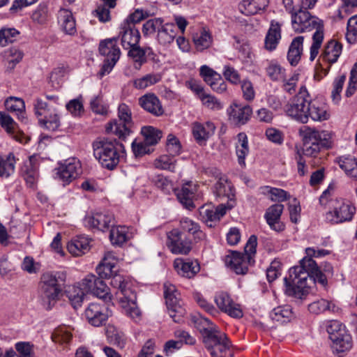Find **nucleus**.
Masks as SVG:
<instances>
[{
  "label": "nucleus",
  "instance_id": "a878e982",
  "mask_svg": "<svg viewBox=\"0 0 357 357\" xmlns=\"http://www.w3.org/2000/svg\"><path fill=\"white\" fill-rule=\"evenodd\" d=\"M174 267L180 275L188 278L194 277L200 270L197 261L184 260L181 258L174 260Z\"/></svg>",
  "mask_w": 357,
  "mask_h": 357
},
{
  "label": "nucleus",
  "instance_id": "4468645a",
  "mask_svg": "<svg viewBox=\"0 0 357 357\" xmlns=\"http://www.w3.org/2000/svg\"><path fill=\"white\" fill-rule=\"evenodd\" d=\"M167 245L170 251L176 255H187L191 250V241L178 229L167 234Z\"/></svg>",
  "mask_w": 357,
  "mask_h": 357
},
{
  "label": "nucleus",
  "instance_id": "4be33fe9",
  "mask_svg": "<svg viewBox=\"0 0 357 357\" xmlns=\"http://www.w3.org/2000/svg\"><path fill=\"white\" fill-rule=\"evenodd\" d=\"M231 206H227L220 204L217 207L203 206L200 208L199 213L202 220L206 222L209 227H212V222L219 221L223 217L228 209L231 208Z\"/></svg>",
  "mask_w": 357,
  "mask_h": 357
},
{
  "label": "nucleus",
  "instance_id": "a19ab883",
  "mask_svg": "<svg viewBox=\"0 0 357 357\" xmlns=\"http://www.w3.org/2000/svg\"><path fill=\"white\" fill-rule=\"evenodd\" d=\"M192 42L197 51L203 52L212 45L213 37L208 31L202 29L193 34Z\"/></svg>",
  "mask_w": 357,
  "mask_h": 357
},
{
  "label": "nucleus",
  "instance_id": "de8ad7c7",
  "mask_svg": "<svg viewBox=\"0 0 357 357\" xmlns=\"http://www.w3.org/2000/svg\"><path fill=\"white\" fill-rule=\"evenodd\" d=\"M266 72L268 77L274 82H279L284 79L286 74L285 69L275 60L268 61Z\"/></svg>",
  "mask_w": 357,
  "mask_h": 357
},
{
  "label": "nucleus",
  "instance_id": "5701e85b",
  "mask_svg": "<svg viewBox=\"0 0 357 357\" xmlns=\"http://www.w3.org/2000/svg\"><path fill=\"white\" fill-rule=\"evenodd\" d=\"M215 130L213 123L206 121L204 123L195 122L192 124V132L196 142L199 144H204L211 137Z\"/></svg>",
  "mask_w": 357,
  "mask_h": 357
},
{
  "label": "nucleus",
  "instance_id": "6ab92c4d",
  "mask_svg": "<svg viewBox=\"0 0 357 357\" xmlns=\"http://www.w3.org/2000/svg\"><path fill=\"white\" fill-rule=\"evenodd\" d=\"M283 210V204H275L269 206L264 214V218L271 229L278 232L285 228V225L280 221Z\"/></svg>",
  "mask_w": 357,
  "mask_h": 357
},
{
  "label": "nucleus",
  "instance_id": "13d9d810",
  "mask_svg": "<svg viewBox=\"0 0 357 357\" xmlns=\"http://www.w3.org/2000/svg\"><path fill=\"white\" fill-rule=\"evenodd\" d=\"M326 331L328 333L331 340H337L338 335L342 333V331H347L346 327L337 320H331L326 325Z\"/></svg>",
  "mask_w": 357,
  "mask_h": 357
},
{
  "label": "nucleus",
  "instance_id": "3c124183",
  "mask_svg": "<svg viewBox=\"0 0 357 357\" xmlns=\"http://www.w3.org/2000/svg\"><path fill=\"white\" fill-rule=\"evenodd\" d=\"M49 17L48 6L46 3H40L33 10L31 15V20L35 24L43 25L47 23Z\"/></svg>",
  "mask_w": 357,
  "mask_h": 357
},
{
  "label": "nucleus",
  "instance_id": "cd10ccee",
  "mask_svg": "<svg viewBox=\"0 0 357 357\" xmlns=\"http://www.w3.org/2000/svg\"><path fill=\"white\" fill-rule=\"evenodd\" d=\"M39 158L33 155L26 160L22 167V173L26 183L33 185L38 178Z\"/></svg>",
  "mask_w": 357,
  "mask_h": 357
},
{
  "label": "nucleus",
  "instance_id": "0eeeda50",
  "mask_svg": "<svg viewBox=\"0 0 357 357\" xmlns=\"http://www.w3.org/2000/svg\"><path fill=\"white\" fill-rule=\"evenodd\" d=\"M66 275L64 272H47L41 277L40 286L43 296L48 300L46 310H50L51 306L59 296L61 288L59 282H64Z\"/></svg>",
  "mask_w": 357,
  "mask_h": 357
},
{
  "label": "nucleus",
  "instance_id": "0e129e2a",
  "mask_svg": "<svg viewBox=\"0 0 357 357\" xmlns=\"http://www.w3.org/2000/svg\"><path fill=\"white\" fill-rule=\"evenodd\" d=\"M107 338L110 343L115 344L120 349L124 348L126 344V337L123 333L119 332L114 328L113 331H107Z\"/></svg>",
  "mask_w": 357,
  "mask_h": 357
},
{
  "label": "nucleus",
  "instance_id": "6e6d98bb",
  "mask_svg": "<svg viewBox=\"0 0 357 357\" xmlns=\"http://www.w3.org/2000/svg\"><path fill=\"white\" fill-rule=\"evenodd\" d=\"M175 156L171 155H162L156 159L154 165L156 168L174 172L176 160Z\"/></svg>",
  "mask_w": 357,
  "mask_h": 357
},
{
  "label": "nucleus",
  "instance_id": "7ed1b4c3",
  "mask_svg": "<svg viewBox=\"0 0 357 357\" xmlns=\"http://www.w3.org/2000/svg\"><path fill=\"white\" fill-rule=\"evenodd\" d=\"M93 155L102 167L112 170L119 163L124 146L116 139L98 138L93 144Z\"/></svg>",
  "mask_w": 357,
  "mask_h": 357
},
{
  "label": "nucleus",
  "instance_id": "f3484780",
  "mask_svg": "<svg viewBox=\"0 0 357 357\" xmlns=\"http://www.w3.org/2000/svg\"><path fill=\"white\" fill-rule=\"evenodd\" d=\"M119 37L121 38L123 47L128 50L139 44L141 36L139 31L134 24H130L128 21H125L121 24Z\"/></svg>",
  "mask_w": 357,
  "mask_h": 357
},
{
  "label": "nucleus",
  "instance_id": "39448f33",
  "mask_svg": "<svg viewBox=\"0 0 357 357\" xmlns=\"http://www.w3.org/2000/svg\"><path fill=\"white\" fill-rule=\"evenodd\" d=\"M174 23L164 24L163 20L160 17L147 20L143 25L142 32L145 36L157 33L156 40L162 46L170 45L176 36Z\"/></svg>",
  "mask_w": 357,
  "mask_h": 357
},
{
  "label": "nucleus",
  "instance_id": "49530a36",
  "mask_svg": "<svg viewBox=\"0 0 357 357\" xmlns=\"http://www.w3.org/2000/svg\"><path fill=\"white\" fill-rule=\"evenodd\" d=\"M162 79L160 73H149L133 81V86L137 89H145L158 82Z\"/></svg>",
  "mask_w": 357,
  "mask_h": 357
},
{
  "label": "nucleus",
  "instance_id": "412c9836",
  "mask_svg": "<svg viewBox=\"0 0 357 357\" xmlns=\"http://www.w3.org/2000/svg\"><path fill=\"white\" fill-rule=\"evenodd\" d=\"M191 324L202 333L203 342L207 337L219 331L218 328L201 314H194L190 317Z\"/></svg>",
  "mask_w": 357,
  "mask_h": 357
},
{
  "label": "nucleus",
  "instance_id": "5fc2aeb1",
  "mask_svg": "<svg viewBox=\"0 0 357 357\" xmlns=\"http://www.w3.org/2000/svg\"><path fill=\"white\" fill-rule=\"evenodd\" d=\"M0 125L8 134L12 135L16 140H20L15 135L17 129V124L10 116L0 112Z\"/></svg>",
  "mask_w": 357,
  "mask_h": 357
},
{
  "label": "nucleus",
  "instance_id": "338daca9",
  "mask_svg": "<svg viewBox=\"0 0 357 357\" xmlns=\"http://www.w3.org/2000/svg\"><path fill=\"white\" fill-rule=\"evenodd\" d=\"M202 105L206 108L212 110H220L222 108L221 102L215 96L205 93L201 95L199 98Z\"/></svg>",
  "mask_w": 357,
  "mask_h": 357
},
{
  "label": "nucleus",
  "instance_id": "6e6552de",
  "mask_svg": "<svg viewBox=\"0 0 357 357\" xmlns=\"http://www.w3.org/2000/svg\"><path fill=\"white\" fill-rule=\"evenodd\" d=\"M35 114L41 127L49 130H56L60 126V117L56 108L51 107L40 98H37L33 105Z\"/></svg>",
  "mask_w": 357,
  "mask_h": 357
},
{
  "label": "nucleus",
  "instance_id": "b1692460",
  "mask_svg": "<svg viewBox=\"0 0 357 357\" xmlns=\"http://www.w3.org/2000/svg\"><path fill=\"white\" fill-rule=\"evenodd\" d=\"M268 5L269 0H242L238 8L242 14L250 16L264 12Z\"/></svg>",
  "mask_w": 357,
  "mask_h": 357
},
{
  "label": "nucleus",
  "instance_id": "ddd939ff",
  "mask_svg": "<svg viewBox=\"0 0 357 357\" xmlns=\"http://www.w3.org/2000/svg\"><path fill=\"white\" fill-rule=\"evenodd\" d=\"M293 29L298 33L309 32L317 27L321 22L309 12L297 10L291 15Z\"/></svg>",
  "mask_w": 357,
  "mask_h": 357
},
{
  "label": "nucleus",
  "instance_id": "ea45409f",
  "mask_svg": "<svg viewBox=\"0 0 357 357\" xmlns=\"http://www.w3.org/2000/svg\"><path fill=\"white\" fill-rule=\"evenodd\" d=\"M236 143V154L238 158V162L241 167L245 166V158L249 154L250 149L248 139L245 133L240 132L237 135Z\"/></svg>",
  "mask_w": 357,
  "mask_h": 357
},
{
  "label": "nucleus",
  "instance_id": "dca6fc26",
  "mask_svg": "<svg viewBox=\"0 0 357 357\" xmlns=\"http://www.w3.org/2000/svg\"><path fill=\"white\" fill-rule=\"evenodd\" d=\"M225 266L236 274H245L251 262L250 256L238 252H231L225 257Z\"/></svg>",
  "mask_w": 357,
  "mask_h": 357
},
{
  "label": "nucleus",
  "instance_id": "20e7f679",
  "mask_svg": "<svg viewBox=\"0 0 357 357\" xmlns=\"http://www.w3.org/2000/svg\"><path fill=\"white\" fill-rule=\"evenodd\" d=\"M119 120L114 119L107 123L105 130L121 140H126L132 132L133 121L130 107L125 103L119 104L117 109Z\"/></svg>",
  "mask_w": 357,
  "mask_h": 357
},
{
  "label": "nucleus",
  "instance_id": "423d86ee",
  "mask_svg": "<svg viewBox=\"0 0 357 357\" xmlns=\"http://www.w3.org/2000/svg\"><path fill=\"white\" fill-rule=\"evenodd\" d=\"M310 94L305 86L300 88L298 93L286 105L284 112L291 119L301 123H307Z\"/></svg>",
  "mask_w": 357,
  "mask_h": 357
},
{
  "label": "nucleus",
  "instance_id": "473e14b6",
  "mask_svg": "<svg viewBox=\"0 0 357 357\" xmlns=\"http://www.w3.org/2000/svg\"><path fill=\"white\" fill-rule=\"evenodd\" d=\"M215 302L222 312H242L243 309L241 305L234 302L230 296L226 292H220L215 296Z\"/></svg>",
  "mask_w": 357,
  "mask_h": 357
},
{
  "label": "nucleus",
  "instance_id": "1a4fd4ad",
  "mask_svg": "<svg viewBox=\"0 0 357 357\" xmlns=\"http://www.w3.org/2000/svg\"><path fill=\"white\" fill-rule=\"evenodd\" d=\"M328 204L331 210L326 213V219L332 223L350 221L356 211L350 202L342 199H331Z\"/></svg>",
  "mask_w": 357,
  "mask_h": 357
},
{
  "label": "nucleus",
  "instance_id": "f8f14e48",
  "mask_svg": "<svg viewBox=\"0 0 357 357\" xmlns=\"http://www.w3.org/2000/svg\"><path fill=\"white\" fill-rule=\"evenodd\" d=\"M212 357H226L231 344L225 333L220 331L203 342Z\"/></svg>",
  "mask_w": 357,
  "mask_h": 357
},
{
  "label": "nucleus",
  "instance_id": "774afa93",
  "mask_svg": "<svg viewBox=\"0 0 357 357\" xmlns=\"http://www.w3.org/2000/svg\"><path fill=\"white\" fill-rule=\"evenodd\" d=\"M9 67L13 68L22 59L24 53L16 47H11L6 53Z\"/></svg>",
  "mask_w": 357,
  "mask_h": 357
},
{
  "label": "nucleus",
  "instance_id": "e433bc0d",
  "mask_svg": "<svg viewBox=\"0 0 357 357\" xmlns=\"http://www.w3.org/2000/svg\"><path fill=\"white\" fill-rule=\"evenodd\" d=\"M336 162L348 176L357 180V158L345 155L337 158Z\"/></svg>",
  "mask_w": 357,
  "mask_h": 357
},
{
  "label": "nucleus",
  "instance_id": "2eb2a0df",
  "mask_svg": "<svg viewBox=\"0 0 357 357\" xmlns=\"http://www.w3.org/2000/svg\"><path fill=\"white\" fill-rule=\"evenodd\" d=\"M299 135L303 143H314L331 146V135L326 130H319L314 128L303 126L299 129Z\"/></svg>",
  "mask_w": 357,
  "mask_h": 357
},
{
  "label": "nucleus",
  "instance_id": "7c9ffc66",
  "mask_svg": "<svg viewBox=\"0 0 357 357\" xmlns=\"http://www.w3.org/2000/svg\"><path fill=\"white\" fill-rule=\"evenodd\" d=\"M58 22L66 34L73 36L77 33L75 20L69 10L61 8L59 10Z\"/></svg>",
  "mask_w": 357,
  "mask_h": 357
},
{
  "label": "nucleus",
  "instance_id": "09e8293b",
  "mask_svg": "<svg viewBox=\"0 0 357 357\" xmlns=\"http://www.w3.org/2000/svg\"><path fill=\"white\" fill-rule=\"evenodd\" d=\"M314 29H316V31L312 36L313 43L310 47V61H313L317 56L319 50L324 40L323 24L321 22Z\"/></svg>",
  "mask_w": 357,
  "mask_h": 357
},
{
  "label": "nucleus",
  "instance_id": "4c0bfd02",
  "mask_svg": "<svg viewBox=\"0 0 357 357\" xmlns=\"http://www.w3.org/2000/svg\"><path fill=\"white\" fill-rule=\"evenodd\" d=\"M303 36H297L293 39L290 44L287 59L291 66H296L301 60L303 50Z\"/></svg>",
  "mask_w": 357,
  "mask_h": 357
},
{
  "label": "nucleus",
  "instance_id": "4d7b16f0",
  "mask_svg": "<svg viewBox=\"0 0 357 357\" xmlns=\"http://www.w3.org/2000/svg\"><path fill=\"white\" fill-rule=\"evenodd\" d=\"M20 34L15 28L3 27L0 29V46L4 47L9 43H13Z\"/></svg>",
  "mask_w": 357,
  "mask_h": 357
},
{
  "label": "nucleus",
  "instance_id": "603ef678",
  "mask_svg": "<svg viewBox=\"0 0 357 357\" xmlns=\"http://www.w3.org/2000/svg\"><path fill=\"white\" fill-rule=\"evenodd\" d=\"M339 310L338 306L333 302L325 299L317 301L309 305V310L310 312H324L326 311L335 312Z\"/></svg>",
  "mask_w": 357,
  "mask_h": 357
},
{
  "label": "nucleus",
  "instance_id": "2f4dec72",
  "mask_svg": "<svg viewBox=\"0 0 357 357\" xmlns=\"http://www.w3.org/2000/svg\"><path fill=\"white\" fill-rule=\"evenodd\" d=\"M280 39L281 25L278 22L272 20L265 37V49L270 52L275 50Z\"/></svg>",
  "mask_w": 357,
  "mask_h": 357
},
{
  "label": "nucleus",
  "instance_id": "9b49d317",
  "mask_svg": "<svg viewBox=\"0 0 357 357\" xmlns=\"http://www.w3.org/2000/svg\"><path fill=\"white\" fill-rule=\"evenodd\" d=\"M58 165L55 169V178L63 182V185L69 184L82 173L81 163L76 158H69Z\"/></svg>",
  "mask_w": 357,
  "mask_h": 357
},
{
  "label": "nucleus",
  "instance_id": "69168bd1",
  "mask_svg": "<svg viewBox=\"0 0 357 357\" xmlns=\"http://www.w3.org/2000/svg\"><path fill=\"white\" fill-rule=\"evenodd\" d=\"M18 353L17 357H34V346L29 342H19L15 345Z\"/></svg>",
  "mask_w": 357,
  "mask_h": 357
},
{
  "label": "nucleus",
  "instance_id": "f704fd0d",
  "mask_svg": "<svg viewBox=\"0 0 357 357\" xmlns=\"http://www.w3.org/2000/svg\"><path fill=\"white\" fill-rule=\"evenodd\" d=\"M195 190V185L191 182H188L184 184L176 193L180 203L188 210H192L195 207L193 203Z\"/></svg>",
  "mask_w": 357,
  "mask_h": 357
},
{
  "label": "nucleus",
  "instance_id": "a18cd8bd",
  "mask_svg": "<svg viewBox=\"0 0 357 357\" xmlns=\"http://www.w3.org/2000/svg\"><path fill=\"white\" fill-rule=\"evenodd\" d=\"M181 228L194 236L195 238L202 240L205 237L204 233L200 229L199 224L194 220L183 218L180 220Z\"/></svg>",
  "mask_w": 357,
  "mask_h": 357
},
{
  "label": "nucleus",
  "instance_id": "a211bd4d",
  "mask_svg": "<svg viewBox=\"0 0 357 357\" xmlns=\"http://www.w3.org/2000/svg\"><path fill=\"white\" fill-rule=\"evenodd\" d=\"M123 297L119 299V305L121 310L126 312H135L139 311V307L137 303V296L135 292L130 289V283L125 279L119 289Z\"/></svg>",
  "mask_w": 357,
  "mask_h": 357
},
{
  "label": "nucleus",
  "instance_id": "e2e57ef3",
  "mask_svg": "<svg viewBox=\"0 0 357 357\" xmlns=\"http://www.w3.org/2000/svg\"><path fill=\"white\" fill-rule=\"evenodd\" d=\"M346 39L350 44L357 42V15L352 16L348 20Z\"/></svg>",
  "mask_w": 357,
  "mask_h": 357
},
{
  "label": "nucleus",
  "instance_id": "052dcab7",
  "mask_svg": "<svg viewBox=\"0 0 357 357\" xmlns=\"http://www.w3.org/2000/svg\"><path fill=\"white\" fill-rule=\"evenodd\" d=\"M181 144L179 139L173 134H169L166 141V150L172 156H176L181 153Z\"/></svg>",
  "mask_w": 357,
  "mask_h": 357
},
{
  "label": "nucleus",
  "instance_id": "f03ea898",
  "mask_svg": "<svg viewBox=\"0 0 357 357\" xmlns=\"http://www.w3.org/2000/svg\"><path fill=\"white\" fill-rule=\"evenodd\" d=\"M68 294L70 302L75 310L82 305L86 294H91L105 301H111L112 297L106 283L93 274L86 275L81 282L70 287Z\"/></svg>",
  "mask_w": 357,
  "mask_h": 357
},
{
  "label": "nucleus",
  "instance_id": "393cba45",
  "mask_svg": "<svg viewBox=\"0 0 357 357\" xmlns=\"http://www.w3.org/2000/svg\"><path fill=\"white\" fill-rule=\"evenodd\" d=\"M139 104L144 110L154 116H160L164 113L159 98L153 93H147L140 97Z\"/></svg>",
  "mask_w": 357,
  "mask_h": 357
},
{
  "label": "nucleus",
  "instance_id": "c03bdc74",
  "mask_svg": "<svg viewBox=\"0 0 357 357\" xmlns=\"http://www.w3.org/2000/svg\"><path fill=\"white\" fill-rule=\"evenodd\" d=\"M337 340H332V347L337 353L349 351L352 347V338L348 331H342Z\"/></svg>",
  "mask_w": 357,
  "mask_h": 357
},
{
  "label": "nucleus",
  "instance_id": "79ce46f5",
  "mask_svg": "<svg viewBox=\"0 0 357 357\" xmlns=\"http://www.w3.org/2000/svg\"><path fill=\"white\" fill-rule=\"evenodd\" d=\"M260 192L264 195L269 196L272 202H282L287 200L290 197L289 194L287 191L268 185L261 187Z\"/></svg>",
  "mask_w": 357,
  "mask_h": 357
},
{
  "label": "nucleus",
  "instance_id": "37998d69",
  "mask_svg": "<svg viewBox=\"0 0 357 357\" xmlns=\"http://www.w3.org/2000/svg\"><path fill=\"white\" fill-rule=\"evenodd\" d=\"M15 158L13 153L6 156L0 155V176L8 178L15 172Z\"/></svg>",
  "mask_w": 357,
  "mask_h": 357
},
{
  "label": "nucleus",
  "instance_id": "58836bf2",
  "mask_svg": "<svg viewBox=\"0 0 357 357\" xmlns=\"http://www.w3.org/2000/svg\"><path fill=\"white\" fill-rule=\"evenodd\" d=\"M67 248L73 255L80 256L89 250V239L83 236H77L68 243Z\"/></svg>",
  "mask_w": 357,
  "mask_h": 357
},
{
  "label": "nucleus",
  "instance_id": "864d4df0",
  "mask_svg": "<svg viewBox=\"0 0 357 357\" xmlns=\"http://www.w3.org/2000/svg\"><path fill=\"white\" fill-rule=\"evenodd\" d=\"M109 238L112 244L121 245L126 243L128 238V229L123 226L112 227Z\"/></svg>",
  "mask_w": 357,
  "mask_h": 357
},
{
  "label": "nucleus",
  "instance_id": "8fccbe9b",
  "mask_svg": "<svg viewBox=\"0 0 357 357\" xmlns=\"http://www.w3.org/2000/svg\"><path fill=\"white\" fill-rule=\"evenodd\" d=\"M141 133L144 137V141L150 146L158 144L162 137V132L158 129L153 126H144L141 130Z\"/></svg>",
  "mask_w": 357,
  "mask_h": 357
},
{
  "label": "nucleus",
  "instance_id": "bf43d9fd",
  "mask_svg": "<svg viewBox=\"0 0 357 357\" xmlns=\"http://www.w3.org/2000/svg\"><path fill=\"white\" fill-rule=\"evenodd\" d=\"M215 190L217 196L229 197L232 195V186L226 178L221 177L215 185Z\"/></svg>",
  "mask_w": 357,
  "mask_h": 357
},
{
  "label": "nucleus",
  "instance_id": "72a5a7b5",
  "mask_svg": "<svg viewBox=\"0 0 357 357\" xmlns=\"http://www.w3.org/2000/svg\"><path fill=\"white\" fill-rule=\"evenodd\" d=\"M342 45L335 40L329 41L323 50L322 54L319 57V60L326 61L329 64H333L337 62L339 56L342 53Z\"/></svg>",
  "mask_w": 357,
  "mask_h": 357
},
{
  "label": "nucleus",
  "instance_id": "bb28decb",
  "mask_svg": "<svg viewBox=\"0 0 357 357\" xmlns=\"http://www.w3.org/2000/svg\"><path fill=\"white\" fill-rule=\"evenodd\" d=\"M117 261L118 258L113 252H105L101 263L96 267V272L102 280L113 275Z\"/></svg>",
  "mask_w": 357,
  "mask_h": 357
},
{
  "label": "nucleus",
  "instance_id": "c756f323",
  "mask_svg": "<svg viewBox=\"0 0 357 357\" xmlns=\"http://www.w3.org/2000/svg\"><path fill=\"white\" fill-rule=\"evenodd\" d=\"M310 118L314 121H323L330 118L328 107L323 103L312 101L310 96L307 112V121Z\"/></svg>",
  "mask_w": 357,
  "mask_h": 357
},
{
  "label": "nucleus",
  "instance_id": "680f3d73",
  "mask_svg": "<svg viewBox=\"0 0 357 357\" xmlns=\"http://www.w3.org/2000/svg\"><path fill=\"white\" fill-rule=\"evenodd\" d=\"M5 107L7 110L19 112L22 116L25 109V104L22 99L11 96L6 100Z\"/></svg>",
  "mask_w": 357,
  "mask_h": 357
},
{
  "label": "nucleus",
  "instance_id": "9d476101",
  "mask_svg": "<svg viewBox=\"0 0 357 357\" xmlns=\"http://www.w3.org/2000/svg\"><path fill=\"white\" fill-rule=\"evenodd\" d=\"M99 52L105 57L99 73L100 75L103 77L112 71L120 58L121 51L116 45V38H109L101 41L99 45Z\"/></svg>",
  "mask_w": 357,
  "mask_h": 357
},
{
  "label": "nucleus",
  "instance_id": "c9c22d12",
  "mask_svg": "<svg viewBox=\"0 0 357 357\" xmlns=\"http://www.w3.org/2000/svg\"><path fill=\"white\" fill-rule=\"evenodd\" d=\"M128 55L133 59L135 63H138L140 67L146 63L147 57L153 58L155 53L151 47H141L139 44L128 49Z\"/></svg>",
  "mask_w": 357,
  "mask_h": 357
},
{
  "label": "nucleus",
  "instance_id": "f257e3e1",
  "mask_svg": "<svg viewBox=\"0 0 357 357\" xmlns=\"http://www.w3.org/2000/svg\"><path fill=\"white\" fill-rule=\"evenodd\" d=\"M327 277L318 268L313 259L303 258L300 264L291 268L289 276L284 278L285 294L295 298L303 299L309 293L308 279L324 287L327 284Z\"/></svg>",
  "mask_w": 357,
  "mask_h": 357
},
{
  "label": "nucleus",
  "instance_id": "aec40b11",
  "mask_svg": "<svg viewBox=\"0 0 357 357\" xmlns=\"http://www.w3.org/2000/svg\"><path fill=\"white\" fill-rule=\"evenodd\" d=\"M229 119L236 125H244L250 119L252 109L249 105L233 103L227 109Z\"/></svg>",
  "mask_w": 357,
  "mask_h": 357
},
{
  "label": "nucleus",
  "instance_id": "c85d7f7f",
  "mask_svg": "<svg viewBox=\"0 0 357 357\" xmlns=\"http://www.w3.org/2000/svg\"><path fill=\"white\" fill-rule=\"evenodd\" d=\"M113 219L111 214L96 213L86 216L84 222L87 227L104 231L109 227Z\"/></svg>",
  "mask_w": 357,
  "mask_h": 357
}]
</instances>
